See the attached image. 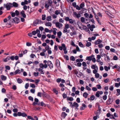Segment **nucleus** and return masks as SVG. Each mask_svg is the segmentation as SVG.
I'll return each mask as SVG.
<instances>
[{"label": "nucleus", "mask_w": 120, "mask_h": 120, "mask_svg": "<svg viewBox=\"0 0 120 120\" xmlns=\"http://www.w3.org/2000/svg\"><path fill=\"white\" fill-rule=\"evenodd\" d=\"M4 8H6L8 10H10L11 7H12V4L11 3H7L6 4H4Z\"/></svg>", "instance_id": "nucleus-1"}, {"label": "nucleus", "mask_w": 120, "mask_h": 120, "mask_svg": "<svg viewBox=\"0 0 120 120\" xmlns=\"http://www.w3.org/2000/svg\"><path fill=\"white\" fill-rule=\"evenodd\" d=\"M46 98L48 99L49 101L51 102L53 104L55 103L54 100L49 95H48Z\"/></svg>", "instance_id": "nucleus-2"}, {"label": "nucleus", "mask_w": 120, "mask_h": 120, "mask_svg": "<svg viewBox=\"0 0 120 120\" xmlns=\"http://www.w3.org/2000/svg\"><path fill=\"white\" fill-rule=\"evenodd\" d=\"M113 102V98H112V100L111 98H109V99L106 101V103L107 105H109L111 104Z\"/></svg>", "instance_id": "nucleus-3"}, {"label": "nucleus", "mask_w": 120, "mask_h": 120, "mask_svg": "<svg viewBox=\"0 0 120 120\" xmlns=\"http://www.w3.org/2000/svg\"><path fill=\"white\" fill-rule=\"evenodd\" d=\"M55 25L56 27H58L59 29L61 27L63 26L62 24L58 22L55 23Z\"/></svg>", "instance_id": "nucleus-4"}, {"label": "nucleus", "mask_w": 120, "mask_h": 120, "mask_svg": "<svg viewBox=\"0 0 120 120\" xmlns=\"http://www.w3.org/2000/svg\"><path fill=\"white\" fill-rule=\"evenodd\" d=\"M19 116H22L23 117H25L27 116V114L25 112L22 113L21 112H19Z\"/></svg>", "instance_id": "nucleus-5"}, {"label": "nucleus", "mask_w": 120, "mask_h": 120, "mask_svg": "<svg viewBox=\"0 0 120 120\" xmlns=\"http://www.w3.org/2000/svg\"><path fill=\"white\" fill-rule=\"evenodd\" d=\"M34 101L33 102L32 105L33 106H35L36 105V104H38V103L39 102V100L38 99L35 98L34 99Z\"/></svg>", "instance_id": "nucleus-6"}, {"label": "nucleus", "mask_w": 120, "mask_h": 120, "mask_svg": "<svg viewBox=\"0 0 120 120\" xmlns=\"http://www.w3.org/2000/svg\"><path fill=\"white\" fill-rule=\"evenodd\" d=\"M100 54L101 56L102 57L103 56H104L105 57H106V55H107L104 53H102L103 52V51L102 49H100Z\"/></svg>", "instance_id": "nucleus-7"}, {"label": "nucleus", "mask_w": 120, "mask_h": 120, "mask_svg": "<svg viewBox=\"0 0 120 120\" xmlns=\"http://www.w3.org/2000/svg\"><path fill=\"white\" fill-rule=\"evenodd\" d=\"M55 65L57 66V67L58 68L60 65V62L58 59H57L56 61Z\"/></svg>", "instance_id": "nucleus-8"}, {"label": "nucleus", "mask_w": 120, "mask_h": 120, "mask_svg": "<svg viewBox=\"0 0 120 120\" xmlns=\"http://www.w3.org/2000/svg\"><path fill=\"white\" fill-rule=\"evenodd\" d=\"M82 106H81L80 107V109L81 110H83L85 109L84 108H86V105L84 104V103H82Z\"/></svg>", "instance_id": "nucleus-9"}, {"label": "nucleus", "mask_w": 120, "mask_h": 120, "mask_svg": "<svg viewBox=\"0 0 120 120\" xmlns=\"http://www.w3.org/2000/svg\"><path fill=\"white\" fill-rule=\"evenodd\" d=\"M102 41L99 39H98L95 42V45H97L99 44V45H102V44H100L101 43Z\"/></svg>", "instance_id": "nucleus-10"}, {"label": "nucleus", "mask_w": 120, "mask_h": 120, "mask_svg": "<svg viewBox=\"0 0 120 120\" xmlns=\"http://www.w3.org/2000/svg\"><path fill=\"white\" fill-rule=\"evenodd\" d=\"M67 115V114L65 112H62L61 115V117L63 119H64Z\"/></svg>", "instance_id": "nucleus-11"}, {"label": "nucleus", "mask_w": 120, "mask_h": 120, "mask_svg": "<svg viewBox=\"0 0 120 120\" xmlns=\"http://www.w3.org/2000/svg\"><path fill=\"white\" fill-rule=\"evenodd\" d=\"M14 22L18 24L19 22V19L18 18L15 17L14 18Z\"/></svg>", "instance_id": "nucleus-12"}, {"label": "nucleus", "mask_w": 120, "mask_h": 120, "mask_svg": "<svg viewBox=\"0 0 120 120\" xmlns=\"http://www.w3.org/2000/svg\"><path fill=\"white\" fill-rule=\"evenodd\" d=\"M73 14L76 16V17L78 18H79L81 17V15L79 13L77 14L76 12H74Z\"/></svg>", "instance_id": "nucleus-13"}, {"label": "nucleus", "mask_w": 120, "mask_h": 120, "mask_svg": "<svg viewBox=\"0 0 120 120\" xmlns=\"http://www.w3.org/2000/svg\"><path fill=\"white\" fill-rule=\"evenodd\" d=\"M22 15V16L23 18H26V15L24 11L22 10L20 13Z\"/></svg>", "instance_id": "nucleus-14"}, {"label": "nucleus", "mask_w": 120, "mask_h": 120, "mask_svg": "<svg viewBox=\"0 0 120 120\" xmlns=\"http://www.w3.org/2000/svg\"><path fill=\"white\" fill-rule=\"evenodd\" d=\"M18 6V4L15 2H14L12 4V7H17Z\"/></svg>", "instance_id": "nucleus-15"}, {"label": "nucleus", "mask_w": 120, "mask_h": 120, "mask_svg": "<svg viewBox=\"0 0 120 120\" xmlns=\"http://www.w3.org/2000/svg\"><path fill=\"white\" fill-rule=\"evenodd\" d=\"M66 45H62V46H64V47L63 49V50L64 51V53L65 54H67L68 52V51L66 50L67 48L65 46Z\"/></svg>", "instance_id": "nucleus-16"}, {"label": "nucleus", "mask_w": 120, "mask_h": 120, "mask_svg": "<svg viewBox=\"0 0 120 120\" xmlns=\"http://www.w3.org/2000/svg\"><path fill=\"white\" fill-rule=\"evenodd\" d=\"M96 105H97L98 107V110L97 111V112H98L99 111H101V109L100 108V105L99 104L98 102H97Z\"/></svg>", "instance_id": "nucleus-17"}, {"label": "nucleus", "mask_w": 120, "mask_h": 120, "mask_svg": "<svg viewBox=\"0 0 120 120\" xmlns=\"http://www.w3.org/2000/svg\"><path fill=\"white\" fill-rule=\"evenodd\" d=\"M1 78L2 80H5L7 79V77L6 76H5L4 75H1Z\"/></svg>", "instance_id": "nucleus-18"}, {"label": "nucleus", "mask_w": 120, "mask_h": 120, "mask_svg": "<svg viewBox=\"0 0 120 120\" xmlns=\"http://www.w3.org/2000/svg\"><path fill=\"white\" fill-rule=\"evenodd\" d=\"M14 75H16L17 74H20L21 73V72L19 69H18L14 72Z\"/></svg>", "instance_id": "nucleus-19"}, {"label": "nucleus", "mask_w": 120, "mask_h": 120, "mask_svg": "<svg viewBox=\"0 0 120 120\" xmlns=\"http://www.w3.org/2000/svg\"><path fill=\"white\" fill-rule=\"evenodd\" d=\"M57 37L59 38H60L61 36L62 35V33L60 31L57 33Z\"/></svg>", "instance_id": "nucleus-20"}, {"label": "nucleus", "mask_w": 120, "mask_h": 120, "mask_svg": "<svg viewBox=\"0 0 120 120\" xmlns=\"http://www.w3.org/2000/svg\"><path fill=\"white\" fill-rule=\"evenodd\" d=\"M91 68L93 69H95L96 68H97V69H98V67L96 65H93L91 66Z\"/></svg>", "instance_id": "nucleus-21"}, {"label": "nucleus", "mask_w": 120, "mask_h": 120, "mask_svg": "<svg viewBox=\"0 0 120 120\" xmlns=\"http://www.w3.org/2000/svg\"><path fill=\"white\" fill-rule=\"evenodd\" d=\"M45 25L46 26H51L52 25L51 23L49 22H47L45 24Z\"/></svg>", "instance_id": "nucleus-22"}, {"label": "nucleus", "mask_w": 120, "mask_h": 120, "mask_svg": "<svg viewBox=\"0 0 120 120\" xmlns=\"http://www.w3.org/2000/svg\"><path fill=\"white\" fill-rule=\"evenodd\" d=\"M78 71H79V69H75L74 70L75 74L76 75V76L77 77H79L78 75H77V74L78 73Z\"/></svg>", "instance_id": "nucleus-23"}, {"label": "nucleus", "mask_w": 120, "mask_h": 120, "mask_svg": "<svg viewBox=\"0 0 120 120\" xmlns=\"http://www.w3.org/2000/svg\"><path fill=\"white\" fill-rule=\"evenodd\" d=\"M43 46H45V49L46 50L48 51L49 49H50L51 48L49 47V45H42Z\"/></svg>", "instance_id": "nucleus-24"}, {"label": "nucleus", "mask_w": 120, "mask_h": 120, "mask_svg": "<svg viewBox=\"0 0 120 120\" xmlns=\"http://www.w3.org/2000/svg\"><path fill=\"white\" fill-rule=\"evenodd\" d=\"M65 84L67 85H68L71 86H72V85L70 84V81L69 80H67Z\"/></svg>", "instance_id": "nucleus-25"}, {"label": "nucleus", "mask_w": 120, "mask_h": 120, "mask_svg": "<svg viewBox=\"0 0 120 120\" xmlns=\"http://www.w3.org/2000/svg\"><path fill=\"white\" fill-rule=\"evenodd\" d=\"M78 104L76 102H74L73 103V106L75 107H78L79 106Z\"/></svg>", "instance_id": "nucleus-26"}, {"label": "nucleus", "mask_w": 120, "mask_h": 120, "mask_svg": "<svg viewBox=\"0 0 120 120\" xmlns=\"http://www.w3.org/2000/svg\"><path fill=\"white\" fill-rule=\"evenodd\" d=\"M43 91L44 93L42 94V96L43 97H45L46 98L48 95L47 93H45L44 91Z\"/></svg>", "instance_id": "nucleus-27"}, {"label": "nucleus", "mask_w": 120, "mask_h": 120, "mask_svg": "<svg viewBox=\"0 0 120 120\" xmlns=\"http://www.w3.org/2000/svg\"><path fill=\"white\" fill-rule=\"evenodd\" d=\"M88 94L86 92H84L83 94V96L85 98H86L87 97Z\"/></svg>", "instance_id": "nucleus-28"}, {"label": "nucleus", "mask_w": 120, "mask_h": 120, "mask_svg": "<svg viewBox=\"0 0 120 120\" xmlns=\"http://www.w3.org/2000/svg\"><path fill=\"white\" fill-rule=\"evenodd\" d=\"M117 93L116 94V95L117 96H119L120 94V89H117L116 90Z\"/></svg>", "instance_id": "nucleus-29"}, {"label": "nucleus", "mask_w": 120, "mask_h": 120, "mask_svg": "<svg viewBox=\"0 0 120 120\" xmlns=\"http://www.w3.org/2000/svg\"><path fill=\"white\" fill-rule=\"evenodd\" d=\"M17 81L18 83H21L23 81L21 79L18 78L17 80Z\"/></svg>", "instance_id": "nucleus-30"}, {"label": "nucleus", "mask_w": 120, "mask_h": 120, "mask_svg": "<svg viewBox=\"0 0 120 120\" xmlns=\"http://www.w3.org/2000/svg\"><path fill=\"white\" fill-rule=\"evenodd\" d=\"M73 98L72 97H68L67 98V101H72L73 100Z\"/></svg>", "instance_id": "nucleus-31"}, {"label": "nucleus", "mask_w": 120, "mask_h": 120, "mask_svg": "<svg viewBox=\"0 0 120 120\" xmlns=\"http://www.w3.org/2000/svg\"><path fill=\"white\" fill-rule=\"evenodd\" d=\"M75 20H73L72 19H70L69 21V22L70 23L72 24H73L74 22H75Z\"/></svg>", "instance_id": "nucleus-32"}, {"label": "nucleus", "mask_w": 120, "mask_h": 120, "mask_svg": "<svg viewBox=\"0 0 120 120\" xmlns=\"http://www.w3.org/2000/svg\"><path fill=\"white\" fill-rule=\"evenodd\" d=\"M92 59V57L90 56L87 57L86 58V60H88L89 61H91Z\"/></svg>", "instance_id": "nucleus-33"}, {"label": "nucleus", "mask_w": 120, "mask_h": 120, "mask_svg": "<svg viewBox=\"0 0 120 120\" xmlns=\"http://www.w3.org/2000/svg\"><path fill=\"white\" fill-rule=\"evenodd\" d=\"M46 20L49 21L51 20V16H48L47 17Z\"/></svg>", "instance_id": "nucleus-34"}, {"label": "nucleus", "mask_w": 120, "mask_h": 120, "mask_svg": "<svg viewBox=\"0 0 120 120\" xmlns=\"http://www.w3.org/2000/svg\"><path fill=\"white\" fill-rule=\"evenodd\" d=\"M64 58L66 60H69V57L68 55H65L64 56Z\"/></svg>", "instance_id": "nucleus-35"}, {"label": "nucleus", "mask_w": 120, "mask_h": 120, "mask_svg": "<svg viewBox=\"0 0 120 120\" xmlns=\"http://www.w3.org/2000/svg\"><path fill=\"white\" fill-rule=\"evenodd\" d=\"M27 119L29 120H35L33 117L31 116H27Z\"/></svg>", "instance_id": "nucleus-36"}, {"label": "nucleus", "mask_w": 120, "mask_h": 120, "mask_svg": "<svg viewBox=\"0 0 120 120\" xmlns=\"http://www.w3.org/2000/svg\"><path fill=\"white\" fill-rule=\"evenodd\" d=\"M70 60L72 61H74L75 60V58L73 56H72L70 57Z\"/></svg>", "instance_id": "nucleus-37"}, {"label": "nucleus", "mask_w": 120, "mask_h": 120, "mask_svg": "<svg viewBox=\"0 0 120 120\" xmlns=\"http://www.w3.org/2000/svg\"><path fill=\"white\" fill-rule=\"evenodd\" d=\"M38 47H39L38 48H36L35 47L34 48V49H36L37 50V52L39 51L38 49L39 50H41V48L40 46H39Z\"/></svg>", "instance_id": "nucleus-38"}, {"label": "nucleus", "mask_w": 120, "mask_h": 120, "mask_svg": "<svg viewBox=\"0 0 120 120\" xmlns=\"http://www.w3.org/2000/svg\"><path fill=\"white\" fill-rule=\"evenodd\" d=\"M90 100L91 101H93L95 99V97L94 95H92L90 97Z\"/></svg>", "instance_id": "nucleus-39"}, {"label": "nucleus", "mask_w": 120, "mask_h": 120, "mask_svg": "<svg viewBox=\"0 0 120 120\" xmlns=\"http://www.w3.org/2000/svg\"><path fill=\"white\" fill-rule=\"evenodd\" d=\"M95 96L98 98H99V97L100 96L99 91H98L96 92L95 94Z\"/></svg>", "instance_id": "nucleus-40"}, {"label": "nucleus", "mask_w": 120, "mask_h": 120, "mask_svg": "<svg viewBox=\"0 0 120 120\" xmlns=\"http://www.w3.org/2000/svg\"><path fill=\"white\" fill-rule=\"evenodd\" d=\"M50 64H48V66L51 69V68H52L53 67V65L52 62L50 63Z\"/></svg>", "instance_id": "nucleus-41"}, {"label": "nucleus", "mask_w": 120, "mask_h": 120, "mask_svg": "<svg viewBox=\"0 0 120 120\" xmlns=\"http://www.w3.org/2000/svg\"><path fill=\"white\" fill-rule=\"evenodd\" d=\"M84 3H82L80 5V7L81 8H82L84 7Z\"/></svg>", "instance_id": "nucleus-42"}, {"label": "nucleus", "mask_w": 120, "mask_h": 120, "mask_svg": "<svg viewBox=\"0 0 120 120\" xmlns=\"http://www.w3.org/2000/svg\"><path fill=\"white\" fill-rule=\"evenodd\" d=\"M82 64L81 63L78 62L77 63V64H75V65L76 66H77L80 67H81L82 65Z\"/></svg>", "instance_id": "nucleus-43"}, {"label": "nucleus", "mask_w": 120, "mask_h": 120, "mask_svg": "<svg viewBox=\"0 0 120 120\" xmlns=\"http://www.w3.org/2000/svg\"><path fill=\"white\" fill-rule=\"evenodd\" d=\"M28 99L29 100L32 101H34V98H33L31 96H29L28 97Z\"/></svg>", "instance_id": "nucleus-44"}, {"label": "nucleus", "mask_w": 120, "mask_h": 120, "mask_svg": "<svg viewBox=\"0 0 120 120\" xmlns=\"http://www.w3.org/2000/svg\"><path fill=\"white\" fill-rule=\"evenodd\" d=\"M46 15H42V20H44L45 19Z\"/></svg>", "instance_id": "nucleus-45"}, {"label": "nucleus", "mask_w": 120, "mask_h": 120, "mask_svg": "<svg viewBox=\"0 0 120 120\" xmlns=\"http://www.w3.org/2000/svg\"><path fill=\"white\" fill-rule=\"evenodd\" d=\"M14 18H11V19H10L8 21V22L10 23H13L14 22Z\"/></svg>", "instance_id": "nucleus-46"}, {"label": "nucleus", "mask_w": 120, "mask_h": 120, "mask_svg": "<svg viewBox=\"0 0 120 120\" xmlns=\"http://www.w3.org/2000/svg\"><path fill=\"white\" fill-rule=\"evenodd\" d=\"M76 48V50H77V51H79V52L80 51V50L79 49V47H78V45H73Z\"/></svg>", "instance_id": "nucleus-47"}, {"label": "nucleus", "mask_w": 120, "mask_h": 120, "mask_svg": "<svg viewBox=\"0 0 120 120\" xmlns=\"http://www.w3.org/2000/svg\"><path fill=\"white\" fill-rule=\"evenodd\" d=\"M89 20L90 21L89 22H87L86 23H88L90 22V21H91L93 23H94V24H95V21H94L93 19H91V20H90L89 19Z\"/></svg>", "instance_id": "nucleus-48"}, {"label": "nucleus", "mask_w": 120, "mask_h": 120, "mask_svg": "<svg viewBox=\"0 0 120 120\" xmlns=\"http://www.w3.org/2000/svg\"><path fill=\"white\" fill-rule=\"evenodd\" d=\"M39 73L38 72H34L33 73L35 77H36L38 76L39 75Z\"/></svg>", "instance_id": "nucleus-49"}, {"label": "nucleus", "mask_w": 120, "mask_h": 120, "mask_svg": "<svg viewBox=\"0 0 120 120\" xmlns=\"http://www.w3.org/2000/svg\"><path fill=\"white\" fill-rule=\"evenodd\" d=\"M30 87L32 88H35L36 87V86L34 84L31 83L30 84Z\"/></svg>", "instance_id": "nucleus-50"}, {"label": "nucleus", "mask_w": 120, "mask_h": 120, "mask_svg": "<svg viewBox=\"0 0 120 120\" xmlns=\"http://www.w3.org/2000/svg\"><path fill=\"white\" fill-rule=\"evenodd\" d=\"M19 112H18L17 113H14L13 114V116L15 117L17 116H19Z\"/></svg>", "instance_id": "nucleus-51"}, {"label": "nucleus", "mask_w": 120, "mask_h": 120, "mask_svg": "<svg viewBox=\"0 0 120 120\" xmlns=\"http://www.w3.org/2000/svg\"><path fill=\"white\" fill-rule=\"evenodd\" d=\"M53 91L56 94H57L58 93V91H57L56 89L54 88L53 89Z\"/></svg>", "instance_id": "nucleus-52"}, {"label": "nucleus", "mask_w": 120, "mask_h": 120, "mask_svg": "<svg viewBox=\"0 0 120 120\" xmlns=\"http://www.w3.org/2000/svg\"><path fill=\"white\" fill-rule=\"evenodd\" d=\"M81 21L82 23L84 22L85 19L83 17H82L81 18Z\"/></svg>", "instance_id": "nucleus-53"}, {"label": "nucleus", "mask_w": 120, "mask_h": 120, "mask_svg": "<svg viewBox=\"0 0 120 120\" xmlns=\"http://www.w3.org/2000/svg\"><path fill=\"white\" fill-rule=\"evenodd\" d=\"M37 21H36V19L35 21L33 23V25L34 26H36L37 24H38V23Z\"/></svg>", "instance_id": "nucleus-54"}, {"label": "nucleus", "mask_w": 120, "mask_h": 120, "mask_svg": "<svg viewBox=\"0 0 120 120\" xmlns=\"http://www.w3.org/2000/svg\"><path fill=\"white\" fill-rule=\"evenodd\" d=\"M100 75L98 73H97L95 74V76L96 78H99V77Z\"/></svg>", "instance_id": "nucleus-55"}, {"label": "nucleus", "mask_w": 120, "mask_h": 120, "mask_svg": "<svg viewBox=\"0 0 120 120\" xmlns=\"http://www.w3.org/2000/svg\"><path fill=\"white\" fill-rule=\"evenodd\" d=\"M15 56H12L11 57H10L9 58L11 60H14L15 59Z\"/></svg>", "instance_id": "nucleus-56"}, {"label": "nucleus", "mask_w": 120, "mask_h": 120, "mask_svg": "<svg viewBox=\"0 0 120 120\" xmlns=\"http://www.w3.org/2000/svg\"><path fill=\"white\" fill-rule=\"evenodd\" d=\"M12 95V94H7V96L8 98H11Z\"/></svg>", "instance_id": "nucleus-57"}, {"label": "nucleus", "mask_w": 120, "mask_h": 120, "mask_svg": "<svg viewBox=\"0 0 120 120\" xmlns=\"http://www.w3.org/2000/svg\"><path fill=\"white\" fill-rule=\"evenodd\" d=\"M12 88L14 90H16L17 89V87L15 85H14L13 86Z\"/></svg>", "instance_id": "nucleus-58"}, {"label": "nucleus", "mask_w": 120, "mask_h": 120, "mask_svg": "<svg viewBox=\"0 0 120 120\" xmlns=\"http://www.w3.org/2000/svg\"><path fill=\"white\" fill-rule=\"evenodd\" d=\"M62 96L63 98L64 99L66 98L67 97V94H65V93H63V94Z\"/></svg>", "instance_id": "nucleus-59"}, {"label": "nucleus", "mask_w": 120, "mask_h": 120, "mask_svg": "<svg viewBox=\"0 0 120 120\" xmlns=\"http://www.w3.org/2000/svg\"><path fill=\"white\" fill-rule=\"evenodd\" d=\"M30 90L31 92L33 94L35 92V89H31Z\"/></svg>", "instance_id": "nucleus-60"}, {"label": "nucleus", "mask_w": 120, "mask_h": 120, "mask_svg": "<svg viewBox=\"0 0 120 120\" xmlns=\"http://www.w3.org/2000/svg\"><path fill=\"white\" fill-rule=\"evenodd\" d=\"M109 80V79L108 78H107L106 79H104V82L105 83H107L108 82V81Z\"/></svg>", "instance_id": "nucleus-61"}, {"label": "nucleus", "mask_w": 120, "mask_h": 120, "mask_svg": "<svg viewBox=\"0 0 120 120\" xmlns=\"http://www.w3.org/2000/svg\"><path fill=\"white\" fill-rule=\"evenodd\" d=\"M36 21H37L38 23V24H41L42 22V21L41 20L38 19H37Z\"/></svg>", "instance_id": "nucleus-62"}, {"label": "nucleus", "mask_w": 120, "mask_h": 120, "mask_svg": "<svg viewBox=\"0 0 120 120\" xmlns=\"http://www.w3.org/2000/svg\"><path fill=\"white\" fill-rule=\"evenodd\" d=\"M29 86V84L28 83H26V84L25 86V89H27L28 88Z\"/></svg>", "instance_id": "nucleus-63"}, {"label": "nucleus", "mask_w": 120, "mask_h": 120, "mask_svg": "<svg viewBox=\"0 0 120 120\" xmlns=\"http://www.w3.org/2000/svg\"><path fill=\"white\" fill-rule=\"evenodd\" d=\"M113 60H117L118 59L116 55L114 56L113 58Z\"/></svg>", "instance_id": "nucleus-64"}]
</instances>
